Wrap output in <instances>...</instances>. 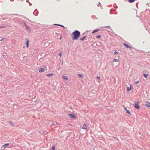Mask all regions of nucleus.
<instances>
[{"instance_id":"5","label":"nucleus","mask_w":150,"mask_h":150,"mask_svg":"<svg viewBox=\"0 0 150 150\" xmlns=\"http://www.w3.org/2000/svg\"><path fill=\"white\" fill-rule=\"evenodd\" d=\"M123 45H124L126 48H129L130 49H132V47L128 45L127 44L124 43L123 44Z\"/></svg>"},{"instance_id":"2","label":"nucleus","mask_w":150,"mask_h":150,"mask_svg":"<svg viewBox=\"0 0 150 150\" xmlns=\"http://www.w3.org/2000/svg\"><path fill=\"white\" fill-rule=\"evenodd\" d=\"M139 102L137 101L134 104V108L137 109H139L140 108V107L139 105Z\"/></svg>"},{"instance_id":"7","label":"nucleus","mask_w":150,"mask_h":150,"mask_svg":"<svg viewBox=\"0 0 150 150\" xmlns=\"http://www.w3.org/2000/svg\"><path fill=\"white\" fill-rule=\"evenodd\" d=\"M38 11L37 9H35L33 13V14L35 15V16H38Z\"/></svg>"},{"instance_id":"16","label":"nucleus","mask_w":150,"mask_h":150,"mask_svg":"<svg viewBox=\"0 0 150 150\" xmlns=\"http://www.w3.org/2000/svg\"><path fill=\"white\" fill-rule=\"evenodd\" d=\"M91 18L95 20V19H97L98 18L95 16H91Z\"/></svg>"},{"instance_id":"38","label":"nucleus","mask_w":150,"mask_h":150,"mask_svg":"<svg viewBox=\"0 0 150 150\" xmlns=\"http://www.w3.org/2000/svg\"><path fill=\"white\" fill-rule=\"evenodd\" d=\"M62 38V36H60V38H59V39L61 40Z\"/></svg>"},{"instance_id":"37","label":"nucleus","mask_w":150,"mask_h":150,"mask_svg":"<svg viewBox=\"0 0 150 150\" xmlns=\"http://www.w3.org/2000/svg\"><path fill=\"white\" fill-rule=\"evenodd\" d=\"M97 79H100V77H99V76H97Z\"/></svg>"},{"instance_id":"12","label":"nucleus","mask_w":150,"mask_h":150,"mask_svg":"<svg viewBox=\"0 0 150 150\" xmlns=\"http://www.w3.org/2000/svg\"><path fill=\"white\" fill-rule=\"evenodd\" d=\"M87 125L86 124H84L82 127V128L84 129H87Z\"/></svg>"},{"instance_id":"46","label":"nucleus","mask_w":150,"mask_h":150,"mask_svg":"<svg viewBox=\"0 0 150 150\" xmlns=\"http://www.w3.org/2000/svg\"><path fill=\"white\" fill-rule=\"evenodd\" d=\"M117 8V6H116V8Z\"/></svg>"},{"instance_id":"15","label":"nucleus","mask_w":150,"mask_h":150,"mask_svg":"<svg viewBox=\"0 0 150 150\" xmlns=\"http://www.w3.org/2000/svg\"><path fill=\"white\" fill-rule=\"evenodd\" d=\"M87 37L86 36H85L82 38H80V40L81 41H83Z\"/></svg>"},{"instance_id":"32","label":"nucleus","mask_w":150,"mask_h":150,"mask_svg":"<svg viewBox=\"0 0 150 150\" xmlns=\"http://www.w3.org/2000/svg\"><path fill=\"white\" fill-rule=\"evenodd\" d=\"M97 5L98 7H99V6H100L101 5V4L99 2V4H98Z\"/></svg>"},{"instance_id":"1","label":"nucleus","mask_w":150,"mask_h":150,"mask_svg":"<svg viewBox=\"0 0 150 150\" xmlns=\"http://www.w3.org/2000/svg\"><path fill=\"white\" fill-rule=\"evenodd\" d=\"M80 32L78 30H76L72 33V39L73 40H77L79 37L80 35Z\"/></svg>"},{"instance_id":"27","label":"nucleus","mask_w":150,"mask_h":150,"mask_svg":"<svg viewBox=\"0 0 150 150\" xmlns=\"http://www.w3.org/2000/svg\"><path fill=\"white\" fill-rule=\"evenodd\" d=\"M52 150H55V147L54 146H53L51 149Z\"/></svg>"},{"instance_id":"26","label":"nucleus","mask_w":150,"mask_h":150,"mask_svg":"<svg viewBox=\"0 0 150 150\" xmlns=\"http://www.w3.org/2000/svg\"><path fill=\"white\" fill-rule=\"evenodd\" d=\"M119 54V52H117L116 50L114 52H113V54L114 55V54Z\"/></svg>"},{"instance_id":"9","label":"nucleus","mask_w":150,"mask_h":150,"mask_svg":"<svg viewBox=\"0 0 150 150\" xmlns=\"http://www.w3.org/2000/svg\"><path fill=\"white\" fill-rule=\"evenodd\" d=\"M45 71V69L44 68H43L42 67H40L38 71L40 72H44Z\"/></svg>"},{"instance_id":"3","label":"nucleus","mask_w":150,"mask_h":150,"mask_svg":"<svg viewBox=\"0 0 150 150\" xmlns=\"http://www.w3.org/2000/svg\"><path fill=\"white\" fill-rule=\"evenodd\" d=\"M67 115L71 118L74 119L76 117V116L74 114H67Z\"/></svg>"},{"instance_id":"45","label":"nucleus","mask_w":150,"mask_h":150,"mask_svg":"<svg viewBox=\"0 0 150 150\" xmlns=\"http://www.w3.org/2000/svg\"><path fill=\"white\" fill-rule=\"evenodd\" d=\"M23 1V0H21V1Z\"/></svg>"},{"instance_id":"17","label":"nucleus","mask_w":150,"mask_h":150,"mask_svg":"<svg viewBox=\"0 0 150 150\" xmlns=\"http://www.w3.org/2000/svg\"><path fill=\"white\" fill-rule=\"evenodd\" d=\"M25 27L26 28V30L28 31H30V28L27 25H26Z\"/></svg>"},{"instance_id":"18","label":"nucleus","mask_w":150,"mask_h":150,"mask_svg":"<svg viewBox=\"0 0 150 150\" xmlns=\"http://www.w3.org/2000/svg\"><path fill=\"white\" fill-rule=\"evenodd\" d=\"M53 75V73H50L49 74H45V75L47 76V77H50L52 76Z\"/></svg>"},{"instance_id":"50","label":"nucleus","mask_w":150,"mask_h":150,"mask_svg":"<svg viewBox=\"0 0 150 150\" xmlns=\"http://www.w3.org/2000/svg\"><path fill=\"white\" fill-rule=\"evenodd\" d=\"M58 1H59V0H58Z\"/></svg>"},{"instance_id":"13","label":"nucleus","mask_w":150,"mask_h":150,"mask_svg":"<svg viewBox=\"0 0 150 150\" xmlns=\"http://www.w3.org/2000/svg\"><path fill=\"white\" fill-rule=\"evenodd\" d=\"M8 123L11 126H14V123L13 122H12L11 121H9L8 122Z\"/></svg>"},{"instance_id":"19","label":"nucleus","mask_w":150,"mask_h":150,"mask_svg":"<svg viewBox=\"0 0 150 150\" xmlns=\"http://www.w3.org/2000/svg\"><path fill=\"white\" fill-rule=\"evenodd\" d=\"M101 28H109L110 29H111L110 27V26H109V25L105 26L104 27L103 26Z\"/></svg>"},{"instance_id":"49","label":"nucleus","mask_w":150,"mask_h":150,"mask_svg":"<svg viewBox=\"0 0 150 150\" xmlns=\"http://www.w3.org/2000/svg\"><path fill=\"white\" fill-rule=\"evenodd\" d=\"M148 52L149 53V52H149V51Z\"/></svg>"},{"instance_id":"20","label":"nucleus","mask_w":150,"mask_h":150,"mask_svg":"<svg viewBox=\"0 0 150 150\" xmlns=\"http://www.w3.org/2000/svg\"><path fill=\"white\" fill-rule=\"evenodd\" d=\"M77 75L78 76L81 78H82V77H83V76L82 75V74H77Z\"/></svg>"},{"instance_id":"30","label":"nucleus","mask_w":150,"mask_h":150,"mask_svg":"<svg viewBox=\"0 0 150 150\" xmlns=\"http://www.w3.org/2000/svg\"><path fill=\"white\" fill-rule=\"evenodd\" d=\"M5 39V38H2L1 39H0V41H2L4 40Z\"/></svg>"},{"instance_id":"8","label":"nucleus","mask_w":150,"mask_h":150,"mask_svg":"<svg viewBox=\"0 0 150 150\" xmlns=\"http://www.w3.org/2000/svg\"><path fill=\"white\" fill-rule=\"evenodd\" d=\"M132 88L133 86L131 85H130L129 87H127V90L128 91H131Z\"/></svg>"},{"instance_id":"24","label":"nucleus","mask_w":150,"mask_h":150,"mask_svg":"<svg viewBox=\"0 0 150 150\" xmlns=\"http://www.w3.org/2000/svg\"><path fill=\"white\" fill-rule=\"evenodd\" d=\"M135 0H128V2L130 3H132Z\"/></svg>"},{"instance_id":"43","label":"nucleus","mask_w":150,"mask_h":150,"mask_svg":"<svg viewBox=\"0 0 150 150\" xmlns=\"http://www.w3.org/2000/svg\"><path fill=\"white\" fill-rule=\"evenodd\" d=\"M149 3H147V4H146V5H148H148H149Z\"/></svg>"},{"instance_id":"21","label":"nucleus","mask_w":150,"mask_h":150,"mask_svg":"<svg viewBox=\"0 0 150 150\" xmlns=\"http://www.w3.org/2000/svg\"><path fill=\"white\" fill-rule=\"evenodd\" d=\"M120 61L119 59H114L113 61V62H118Z\"/></svg>"},{"instance_id":"40","label":"nucleus","mask_w":150,"mask_h":150,"mask_svg":"<svg viewBox=\"0 0 150 150\" xmlns=\"http://www.w3.org/2000/svg\"><path fill=\"white\" fill-rule=\"evenodd\" d=\"M26 2H28H28H29V0H27L26 1Z\"/></svg>"},{"instance_id":"31","label":"nucleus","mask_w":150,"mask_h":150,"mask_svg":"<svg viewBox=\"0 0 150 150\" xmlns=\"http://www.w3.org/2000/svg\"><path fill=\"white\" fill-rule=\"evenodd\" d=\"M62 52H61L59 54V55L60 56V57H61L62 56Z\"/></svg>"},{"instance_id":"39","label":"nucleus","mask_w":150,"mask_h":150,"mask_svg":"<svg viewBox=\"0 0 150 150\" xmlns=\"http://www.w3.org/2000/svg\"><path fill=\"white\" fill-rule=\"evenodd\" d=\"M59 25V24L55 23L54 24V25Z\"/></svg>"},{"instance_id":"36","label":"nucleus","mask_w":150,"mask_h":150,"mask_svg":"<svg viewBox=\"0 0 150 150\" xmlns=\"http://www.w3.org/2000/svg\"><path fill=\"white\" fill-rule=\"evenodd\" d=\"M23 17L24 18H25V19H27V20H28V21H30V20H29V19H28V18H25V17Z\"/></svg>"},{"instance_id":"34","label":"nucleus","mask_w":150,"mask_h":150,"mask_svg":"<svg viewBox=\"0 0 150 150\" xmlns=\"http://www.w3.org/2000/svg\"><path fill=\"white\" fill-rule=\"evenodd\" d=\"M23 23L25 25V26H26V25H26V23L25 22H23Z\"/></svg>"},{"instance_id":"29","label":"nucleus","mask_w":150,"mask_h":150,"mask_svg":"<svg viewBox=\"0 0 150 150\" xmlns=\"http://www.w3.org/2000/svg\"><path fill=\"white\" fill-rule=\"evenodd\" d=\"M139 83V81H136L135 82V84H137Z\"/></svg>"},{"instance_id":"25","label":"nucleus","mask_w":150,"mask_h":150,"mask_svg":"<svg viewBox=\"0 0 150 150\" xmlns=\"http://www.w3.org/2000/svg\"><path fill=\"white\" fill-rule=\"evenodd\" d=\"M101 35H98L96 36V38H101Z\"/></svg>"},{"instance_id":"48","label":"nucleus","mask_w":150,"mask_h":150,"mask_svg":"<svg viewBox=\"0 0 150 150\" xmlns=\"http://www.w3.org/2000/svg\"><path fill=\"white\" fill-rule=\"evenodd\" d=\"M63 64V62H62V65Z\"/></svg>"},{"instance_id":"6","label":"nucleus","mask_w":150,"mask_h":150,"mask_svg":"<svg viewBox=\"0 0 150 150\" xmlns=\"http://www.w3.org/2000/svg\"><path fill=\"white\" fill-rule=\"evenodd\" d=\"M10 144H11V143H7L5 144L4 145L2 146V148H3L4 149H5V148H6V146L9 145Z\"/></svg>"},{"instance_id":"41","label":"nucleus","mask_w":150,"mask_h":150,"mask_svg":"<svg viewBox=\"0 0 150 150\" xmlns=\"http://www.w3.org/2000/svg\"><path fill=\"white\" fill-rule=\"evenodd\" d=\"M100 6L101 7V9H103V7H102V6H101H101Z\"/></svg>"},{"instance_id":"44","label":"nucleus","mask_w":150,"mask_h":150,"mask_svg":"<svg viewBox=\"0 0 150 150\" xmlns=\"http://www.w3.org/2000/svg\"><path fill=\"white\" fill-rule=\"evenodd\" d=\"M111 10H110V14H112V13H111Z\"/></svg>"},{"instance_id":"35","label":"nucleus","mask_w":150,"mask_h":150,"mask_svg":"<svg viewBox=\"0 0 150 150\" xmlns=\"http://www.w3.org/2000/svg\"><path fill=\"white\" fill-rule=\"evenodd\" d=\"M28 3H29V5L30 6H31L32 5V4L31 3H30V2H28Z\"/></svg>"},{"instance_id":"14","label":"nucleus","mask_w":150,"mask_h":150,"mask_svg":"<svg viewBox=\"0 0 150 150\" xmlns=\"http://www.w3.org/2000/svg\"><path fill=\"white\" fill-rule=\"evenodd\" d=\"M100 30V29H95V30L93 31L92 32V33L93 34H94V33L97 32L99 31V30Z\"/></svg>"},{"instance_id":"10","label":"nucleus","mask_w":150,"mask_h":150,"mask_svg":"<svg viewBox=\"0 0 150 150\" xmlns=\"http://www.w3.org/2000/svg\"><path fill=\"white\" fill-rule=\"evenodd\" d=\"M124 108L125 110L126 111V112L127 113H128L129 115H131V113L129 110H127V108L125 107V106H124Z\"/></svg>"},{"instance_id":"33","label":"nucleus","mask_w":150,"mask_h":150,"mask_svg":"<svg viewBox=\"0 0 150 150\" xmlns=\"http://www.w3.org/2000/svg\"><path fill=\"white\" fill-rule=\"evenodd\" d=\"M5 27L4 26H0V28H4Z\"/></svg>"},{"instance_id":"28","label":"nucleus","mask_w":150,"mask_h":150,"mask_svg":"<svg viewBox=\"0 0 150 150\" xmlns=\"http://www.w3.org/2000/svg\"><path fill=\"white\" fill-rule=\"evenodd\" d=\"M58 26H59L62 27L64 28V26L62 25L59 24V25H58Z\"/></svg>"},{"instance_id":"11","label":"nucleus","mask_w":150,"mask_h":150,"mask_svg":"<svg viewBox=\"0 0 150 150\" xmlns=\"http://www.w3.org/2000/svg\"><path fill=\"white\" fill-rule=\"evenodd\" d=\"M29 41L27 39H26V47L28 48L29 47Z\"/></svg>"},{"instance_id":"4","label":"nucleus","mask_w":150,"mask_h":150,"mask_svg":"<svg viewBox=\"0 0 150 150\" xmlns=\"http://www.w3.org/2000/svg\"><path fill=\"white\" fill-rule=\"evenodd\" d=\"M144 105L147 108H149L150 107V102L148 101H146L145 102Z\"/></svg>"},{"instance_id":"22","label":"nucleus","mask_w":150,"mask_h":150,"mask_svg":"<svg viewBox=\"0 0 150 150\" xmlns=\"http://www.w3.org/2000/svg\"><path fill=\"white\" fill-rule=\"evenodd\" d=\"M63 79L66 80H68V77L66 76H63Z\"/></svg>"},{"instance_id":"42","label":"nucleus","mask_w":150,"mask_h":150,"mask_svg":"<svg viewBox=\"0 0 150 150\" xmlns=\"http://www.w3.org/2000/svg\"><path fill=\"white\" fill-rule=\"evenodd\" d=\"M136 6H137L138 5V4L137 3L136 4Z\"/></svg>"},{"instance_id":"23","label":"nucleus","mask_w":150,"mask_h":150,"mask_svg":"<svg viewBox=\"0 0 150 150\" xmlns=\"http://www.w3.org/2000/svg\"><path fill=\"white\" fill-rule=\"evenodd\" d=\"M143 76L144 77L146 78L148 76V74H143Z\"/></svg>"},{"instance_id":"47","label":"nucleus","mask_w":150,"mask_h":150,"mask_svg":"<svg viewBox=\"0 0 150 150\" xmlns=\"http://www.w3.org/2000/svg\"><path fill=\"white\" fill-rule=\"evenodd\" d=\"M14 15H17V14H14Z\"/></svg>"}]
</instances>
